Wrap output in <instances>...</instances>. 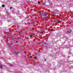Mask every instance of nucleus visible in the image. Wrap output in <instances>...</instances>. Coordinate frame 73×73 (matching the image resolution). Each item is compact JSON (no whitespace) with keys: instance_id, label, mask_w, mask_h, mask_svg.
<instances>
[{"instance_id":"obj_1","label":"nucleus","mask_w":73,"mask_h":73,"mask_svg":"<svg viewBox=\"0 0 73 73\" xmlns=\"http://www.w3.org/2000/svg\"><path fill=\"white\" fill-rule=\"evenodd\" d=\"M43 16L45 18H47V17H48V16H47V15H46L45 13H44L43 14Z\"/></svg>"},{"instance_id":"obj_2","label":"nucleus","mask_w":73,"mask_h":73,"mask_svg":"<svg viewBox=\"0 0 73 73\" xmlns=\"http://www.w3.org/2000/svg\"><path fill=\"white\" fill-rule=\"evenodd\" d=\"M9 46L10 48L11 49H12V46H11V45L10 44H9Z\"/></svg>"},{"instance_id":"obj_3","label":"nucleus","mask_w":73,"mask_h":73,"mask_svg":"<svg viewBox=\"0 0 73 73\" xmlns=\"http://www.w3.org/2000/svg\"><path fill=\"white\" fill-rule=\"evenodd\" d=\"M71 32V31H70V30H69L67 31V33H70Z\"/></svg>"},{"instance_id":"obj_4","label":"nucleus","mask_w":73,"mask_h":73,"mask_svg":"<svg viewBox=\"0 0 73 73\" xmlns=\"http://www.w3.org/2000/svg\"><path fill=\"white\" fill-rule=\"evenodd\" d=\"M2 7H5V5H2Z\"/></svg>"},{"instance_id":"obj_5","label":"nucleus","mask_w":73,"mask_h":73,"mask_svg":"<svg viewBox=\"0 0 73 73\" xmlns=\"http://www.w3.org/2000/svg\"><path fill=\"white\" fill-rule=\"evenodd\" d=\"M61 21H58L57 22V23H60V22H61Z\"/></svg>"},{"instance_id":"obj_6","label":"nucleus","mask_w":73,"mask_h":73,"mask_svg":"<svg viewBox=\"0 0 73 73\" xmlns=\"http://www.w3.org/2000/svg\"><path fill=\"white\" fill-rule=\"evenodd\" d=\"M17 39H18V40H19V39H20V38L19 37H17Z\"/></svg>"},{"instance_id":"obj_7","label":"nucleus","mask_w":73,"mask_h":73,"mask_svg":"<svg viewBox=\"0 0 73 73\" xmlns=\"http://www.w3.org/2000/svg\"><path fill=\"white\" fill-rule=\"evenodd\" d=\"M0 67H1V68H3V67L1 65L0 66Z\"/></svg>"},{"instance_id":"obj_8","label":"nucleus","mask_w":73,"mask_h":73,"mask_svg":"<svg viewBox=\"0 0 73 73\" xmlns=\"http://www.w3.org/2000/svg\"><path fill=\"white\" fill-rule=\"evenodd\" d=\"M19 34L20 35L21 34V32L20 31L19 32Z\"/></svg>"},{"instance_id":"obj_9","label":"nucleus","mask_w":73,"mask_h":73,"mask_svg":"<svg viewBox=\"0 0 73 73\" xmlns=\"http://www.w3.org/2000/svg\"><path fill=\"white\" fill-rule=\"evenodd\" d=\"M38 4H40V1H38Z\"/></svg>"},{"instance_id":"obj_10","label":"nucleus","mask_w":73,"mask_h":73,"mask_svg":"<svg viewBox=\"0 0 73 73\" xmlns=\"http://www.w3.org/2000/svg\"><path fill=\"white\" fill-rule=\"evenodd\" d=\"M10 9H12V7H10Z\"/></svg>"},{"instance_id":"obj_11","label":"nucleus","mask_w":73,"mask_h":73,"mask_svg":"<svg viewBox=\"0 0 73 73\" xmlns=\"http://www.w3.org/2000/svg\"><path fill=\"white\" fill-rule=\"evenodd\" d=\"M35 58V59H36V58H37V57H35L33 58Z\"/></svg>"},{"instance_id":"obj_12","label":"nucleus","mask_w":73,"mask_h":73,"mask_svg":"<svg viewBox=\"0 0 73 73\" xmlns=\"http://www.w3.org/2000/svg\"><path fill=\"white\" fill-rule=\"evenodd\" d=\"M30 58H32V56H30Z\"/></svg>"},{"instance_id":"obj_13","label":"nucleus","mask_w":73,"mask_h":73,"mask_svg":"<svg viewBox=\"0 0 73 73\" xmlns=\"http://www.w3.org/2000/svg\"><path fill=\"white\" fill-rule=\"evenodd\" d=\"M32 35H31L30 36L31 37H32Z\"/></svg>"},{"instance_id":"obj_14","label":"nucleus","mask_w":73,"mask_h":73,"mask_svg":"<svg viewBox=\"0 0 73 73\" xmlns=\"http://www.w3.org/2000/svg\"><path fill=\"white\" fill-rule=\"evenodd\" d=\"M7 38H9V37H7Z\"/></svg>"},{"instance_id":"obj_15","label":"nucleus","mask_w":73,"mask_h":73,"mask_svg":"<svg viewBox=\"0 0 73 73\" xmlns=\"http://www.w3.org/2000/svg\"><path fill=\"white\" fill-rule=\"evenodd\" d=\"M16 42H18V41H16Z\"/></svg>"},{"instance_id":"obj_16","label":"nucleus","mask_w":73,"mask_h":73,"mask_svg":"<svg viewBox=\"0 0 73 73\" xmlns=\"http://www.w3.org/2000/svg\"><path fill=\"white\" fill-rule=\"evenodd\" d=\"M50 30H51V31H52V29H51Z\"/></svg>"},{"instance_id":"obj_17","label":"nucleus","mask_w":73,"mask_h":73,"mask_svg":"<svg viewBox=\"0 0 73 73\" xmlns=\"http://www.w3.org/2000/svg\"><path fill=\"white\" fill-rule=\"evenodd\" d=\"M48 2H49V1H49V0H48Z\"/></svg>"},{"instance_id":"obj_18","label":"nucleus","mask_w":73,"mask_h":73,"mask_svg":"<svg viewBox=\"0 0 73 73\" xmlns=\"http://www.w3.org/2000/svg\"><path fill=\"white\" fill-rule=\"evenodd\" d=\"M45 61H46V59H45Z\"/></svg>"},{"instance_id":"obj_19","label":"nucleus","mask_w":73,"mask_h":73,"mask_svg":"<svg viewBox=\"0 0 73 73\" xmlns=\"http://www.w3.org/2000/svg\"><path fill=\"white\" fill-rule=\"evenodd\" d=\"M11 66H12V65H11Z\"/></svg>"},{"instance_id":"obj_20","label":"nucleus","mask_w":73,"mask_h":73,"mask_svg":"<svg viewBox=\"0 0 73 73\" xmlns=\"http://www.w3.org/2000/svg\"><path fill=\"white\" fill-rule=\"evenodd\" d=\"M37 36V35H35V36Z\"/></svg>"},{"instance_id":"obj_21","label":"nucleus","mask_w":73,"mask_h":73,"mask_svg":"<svg viewBox=\"0 0 73 73\" xmlns=\"http://www.w3.org/2000/svg\"><path fill=\"white\" fill-rule=\"evenodd\" d=\"M33 36H34V35H33Z\"/></svg>"},{"instance_id":"obj_22","label":"nucleus","mask_w":73,"mask_h":73,"mask_svg":"<svg viewBox=\"0 0 73 73\" xmlns=\"http://www.w3.org/2000/svg\"><path fill=\"white\" fill-rule=\"evenodd\" d=\"M33 36H34V35H33Z\"/></svg>"}]
</instances>
